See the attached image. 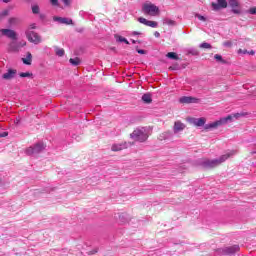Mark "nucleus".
<instances>
[{
  "label": "nucleus",
  "instance_id": "de8ad7c7",
  "mask_svg": "<svg viewBox=\"0 0 256 256\" xmlns=\"http://www.w3.org/2000/svg\"><path fill=\"white\" fill-rule=\"evenodd\" d=\"M249 55H255V51L251 50L250 52H248Z\"/></svg>",
  "mask_w": 256,
  "mask_h": 256
},
{
  "label": "nucleus",
  "instance_id": "58836bf2",
  "mask_svg": "<svg viewBox=\"0 0 256 256\" xmlns=\"http://www.w3.org/2000/svg\"><path fill=\"white\" fill-rule=\"evenodd\" d=\"M63 1V3L65 4V5H70L71 4V0H62Z\"/></svg>",
  "mask_w": 256,
  "mask_h": 256
},
{
  "label": "nucleus",
  "instance_id": "b1692460",
  "mask_svg": "<svg viewBox=\"0 0 256 256\" xmlns=\"http://www.w3.org/2000/svg\"><path fill=\"white\" fill-rule=\"evenodd\" d=\"M142 101H143L144 103H147V104L153 103V99L151 98V94H144V95L142 96Z\"/></svg>",
  "mask_w": 256,
  "mask_h": 256
},
{
  "label": "nucleus",
  "instance_id": "6e6552de",
  "mask_svg": "<svg viewBox=\"0 0 256 256\" xmlns=\"http://www.w3.org/2000/svg\"><path fill=\"white\" fill-rule=\"evenodd\" d=\"M211 6L213 11H219V9H227V0H217V3L212 2Z\"/></svg>",
  "mask_w": 256,
  "mask_h": 256
},
{
  "label": "nucleus",
  "instance_id": "f704fd0d",
  "mask_svg": "<svg viewBox=\"0 0 256 256\" xmlns=\"http://www.w3.org/2000/svg\"><path fill=\"white\" fill-rule=\"evenodd\" d=\"M238 53L241 55H247V53H248V51H247V49H239L238 50Z\"/></svg>",
  "mask_w": 256,
  "mask_h": 256
},
{
  "label": "nucleus",
  "instance_id": "f3484780",
  "mask_svg": "<svg viewBox=\"0 0 256 256\" xmlns=\"http://www.w3.org/2000/svg\"><path fill=\"white\" fill-rule=\"evenodd\" d=\"M233 155H235V151H230V152H228V153H226V154L220 156V157L218 158V161L220 162V165H221L222 163H225V161H227V159H229V157H233Z\"/></svg>",
  "mask_w": 256,
  "mask_h": 256
},
{
  "label": "nucleus",
  "instance_id": "e433bc0d",
  "mask_svg": "<svg viewBox=\"0 0 256 256\" xmlns=\"http://www.w3.org/2000/svg\"><path fill=\"white\" fill-rule=\"evenodd\" d=\"M196 17L199 19V21H207L205 16H201V15L197 14Z\"/></svg>",
  "mask_w": 256,
  "mask_h": 256
},
{
  "label": "nucleus",
  "instance_id": "dca6fc26",
  "mask_svg": "<svg viewBox=\"0 0 256 256\" xmlns=\"http://www.w3.org/2000/svg\"><path fill=\"white\" fill-rule=\"evenodd\" d=\"M204 165H205L206 167H211V168H213V167H218V165H221V162H219V159L206 160V161L204 162Z\"/></svg>",
  "mask_w": 256,
  "mask_h": 256
},
{
  "label": "nucleus",
  "instance_id": "a18cd8bd",
  "mask_svg": "<svg viewBox=\"0 0 256 256\" xmlns=\"http://www.w3.org/2000/svg\"><path fill=\"white\" fill-rule=\"evenodd\" d=\"M132 35H141V32L134 31Z\"/></svg>",
  "mask_w": 256,
  "mask_h": 256
},
{
  "label": "nucleus",
  "instance_id": "3c124183",
  "mask_svg": "<svg viewBox=\"0 0 256 256\" xmlns=\"http://www.w3.org/2000/svg\"><path fill=\"white\" fill-rule=\"evenodd\" d=\"M132 43H133V44H135V43H136V41H135V40H133V41H132Z\"/></svg>",
  "mask_w": 256,
  "mask_h": 256
},
{
  "label": "nucleus",
  "instance_id": "cd10ccee",
  "mask_svg": "<svg viewBox=\"0 0 256 256\" xmlns=\"http://www.w3.org/2000/svg\"><path fill=\"white\" fill-rule=\"evenodd\" d=\"M230 7H239V1L238 0H229Z\"/></svg>",
  "mask_w": 256,
  "mask_h": 256
},
{
  "label": "nucleus",
  "instance_id": "9b49d317",
  "mask_svg": "<svg viewBox=\"0 0 256 256\" xmlns=\"http://www.w3.org/2000/svg\"><path fill=\"white\" fill-rule=\"evenodd\" d=\"M138 21L139 23H142V25H146V27H152L153 29H155L158 25L156 21L147 20L143 17H140Z\"/></svg>",
  "mask_w": 256,
  "mask_h": 256
},
{
  "label": "nucleus",
  "instance_id": "c85d7f7f",
  "mask_svg": "<svg viewBox=\"0 0 256 256\" xmlns=\"http://www.w3.org/2000/svg\"><path fill=\"white\" fill-rule=\"evenodd\" d=\"M200 48L201 49H211V44L207 43V42H203L201 45H200Z\"/></svg>",
  "mask_w": 256,
  "mask_h": 256
},
{
  "label": "nucleus",
  "instance_id": "72a5a7b5",
  "mask_svg": "<svg viewBox=\"0 0 256 256\" xmlns=\"http://www.w3.org/2000/svg\"><path fill=\"white\" fill-rule=\"evenodd\" d=\"M32 13L35 15L39 14V7L37 5L32 6Z\"/></svg>",
  "mask_w": 256,
  "mask_h": 256
},
{
  "label": "nucleus",
  "instance_id": "4be33fe9",
  "mask_svg": "<svg viewBox=\"0 0 256 256\" xmlns=\"http://www.w3.org/2000/svg\"><path fill=\"white\" fill-rule=\"evenodd\" d=\"M54 51L58 57H63V55H65V50L63 48H59V47L55 46Z\"/></svg>",
  "mask_w": 256,
  "mask_h": 256
},
{
  "label": "nucleus",
  "instance_id": "a19ab883",
  "mask_svg": "<svg viewBox=\"0 0 256 256\" xmlns=\"http://www.w3.org/2000/svg\"><path fill=\"white\" fill-rule=\"evenodd\" d=\"M154 36L157 37V38H159V37H161V34H160L158 31H156V32L154 33Z\"/></svg>",
  "mask_w": 256,
  "mask_h": 256
},
{
  "label": "nucleus",
  "instance_id": "09e8293b",
  "mask_svg": "<svg viewBox=\"0 0 256 256\" xmlns=\"http://www.w3.org/2000/svg\"><path fill=\"white\" fill-rule=\"evenodd\" d=\"M3 3H10L11 0H2Z\"/></svg>",
  "mask_w": 256,
  "mask_h": 256
},
{
  "label": "nucleus",
  "instance_id": "7ed1b4c3",
  "mask_svg": "<svg viewBox=\"0 0 256 256\" xmlns=\"http://www.w3.org/2000/svg\"><path fill=\"white\" fill-rule=\"evenodd\" d=\"M25 35H26V39L29 41V43H33L34 45H39V43H41V41H43L41 39V36L35 31L27 30L25 32Z\"/></svg>",
  "mask_w": 256,
  "mask_h": 256
},
{
  "label": "nucleus",
  "instance_id": "a878e982",
  "mask_svg": "<svg viewBox=\"0 0 256 256\" xmlns=\"http://www.w3.org/2000/svg\"><path fill=\"white\" fill-rule=\"evenodd\" d=\"M166 57H168V59H174L175 61L179 60V56L175 52H169Z\"/></svg>",
  "mask_w": 256,
  "mask_h": 256
},
{
  "label": "nucleus",
  "instance_id": "c03bdc74",
  "mask_svg": "<svg viewBox=\"0 0 256 256\" xmlns=\"http://www.w3.org/2000/svg\"><path fill=\"white\" fill-rule=\"evenodd\" d=\"M52 5H57L58 1L57 0H50Z\"/></svg>",
  "mask_w": 256,
  "mask_h": 256
},
{
  "label": "nucleus",
  "instance_id": "20e7f679",
  "mask_svg": "<svg viewBox=\"0 0 256 256\" xmlns=\"http://www.w3.org/2000/svg\"><path fill=\"white\" fill-rule=\"evenodd\" d=\"M143 11L145 15H150L151 17H155L159 14V7L154 4H144Z\"/></svg>",
  "mask_w": 256,
  "mask_h": 256
},
{
  "label": "nucleus",
  "instance_id": "2f4dec72",
  "mask_svg": "<svg viewBox=\"0 0 256 256\" xmlns=\"http://www.w3.org/2000/svg\"><path fill=\"white\" fill-rule=\"evenodd\" d=\"M232 13H234L235 15H241V9L234 7L232 8Z\"/></svg>",
  "mask_w": 256,
  "mask_h": 256
},
{
  "label": "nucleus",
  "instance_id": "a211bd4d",
  "mask_svg": "<svg viewBox=\"0 0 256 256\" xmlns=\"http://www.w3.org/2000/svg\"><path fill=\"white\" fill-rule=\"evenodd\" d=\"M22 62L24 65H31V63H33V55L31 52L26 53V58H22Z\"/></svg>",
  "mask_w": 256,
  "mask_h": 256
},
{
  "label": "nucleus",
  "instance_id": "ea45409f",
  "mask_svg": "<svg viewBox=\"0 0 256 256\" xmlns=\"http://www.w3.org/2000/svg\"><path fill=\"white\" fill-rule=\"evenodd\" d=\"M7 135H9V133L3 132V133L0 134V137H7Z\"/></svg>",
  "mask_w": 256,
  "mask_h": 256
},
{
  "label": "nucleus",
  "instance_id": "39448f33",
  "mask_svg": "<svg viewBox=\"0 0 256 256\" xmlns=\"http://www.w3.org/2000/svg\"><path fill=\"white\" fill-rule=\"evenodd\" d=\"M201 100L193 96H183L179 98V103L182 105H189L191 103H199Z\"/></svg>",
  "mask_w": 256,
  "mask_h": 256
},
{
  "label": "nucleus",
  "instance_id": "aec40b11",
  "mask_svg": "<svg viewBox=\"0 0 256 256\" xmlns=\"http://www.w3.org/2000/svg\"><path fill=\"white\" fill-rule=\"evenodd\" d=\"M114 38L116 41H118V43H125L126 45H129V40L119 34L114 35Z\"/></svg>",
  "mask_w": 256,
  "mask_h": 256
},
{
  "label": "nucleus",
  "instance_id": "4c0bfd02",
  "mask_svg": "<svg viewBox=\"0 0 256 256\" xmlns=\"http://www.w3.org/2000/svg\"><path fill=\"white\" fill-rule=\"evenodd\" d=\"M137 53H139V55H145V50H141V49H137Z\"/></svg>",
  "mask_w": 256,
  "mask_h": 256
},
{
  "label": "nucleus",
  "instance_id": "c756f323",
  "mask_svg": "<svg viewBox=\"0 0 256 256\" xmlns=\"http://www.w3.org/2000/svg\"><path fill=\"white\" fill-rule=\"evenodd\" d=\"M19 76L22 77V78H25V77H32L33 74L30 73V72H21V73L19 74Z\"/></svg>",
  "mask_w": 256,
  "mask_h": 256
},
{
  "label": "nucleus",
  "instance_id": "5701e85b",
  "mask_svg": "<svg viewBox=\"0 0 256 256\" xmlns=\"http://www.w3.org/2000/svg\"><path fill=\"white\" fill-rule=\"evenodd\" d=\"M69 62L71 63V65H73L74 67H77V65H81V59L79 57L76 58H70Z\"/></svg>",
  "mask_w": 256,
  "mask_h": 256
},
{
  "label": "nucleus",
  "instance_id": "8fccbe9b",
  "mask_svg": "<svg viewBox=\"0 0 256 256\" xmlns=\"http://www.w3.org/2000/svg\"><path fill=\"white\" fill-rule=\"evenodd\" d=\"M169 69H170L171 71H173V67L170 66Z\"/></svg>",
  "mask_w": 256,
  "mask_h": 256
},
{
  "label": "nucleus",
  "instance_id": "f257e3e1",
  "mask_svg": "<svg viewBox=\"0 0 256 256\" xmlns=\"http://www.w3.org/2000/svg\"><path fill=\"white\" fill-rule=\"evenodd\" d=\"M130 137L134 139V141H140V143H143L146 139H149V134H147V130L145 128H141L134 130L130 134Z\"/></svg>",
  "mask_w": 256,
  "mask_h": 256
},
{
  "label": "nucleus",
  "instance_id": "412c9836",
  "mask_svg": "<svg viewBox=\"0 0 256 256\" xmlns=\"http://www.w3.org/2000/svg\"><path fill=\"white\" fill-rule=\"evenodd\" d=\"M229 121H233V115H228L224 118H220V123L222 125H227V123H229Z\"/></svg>",
  "mask_w": 256,
  "mask_h": 256
},
{
  "label": "nucleus",
  "instance_id": "c9c22d12",
  "mask_svg": "<svg viewBox=\"0 0 256 256\" xmlns=\"http://www.w3.org/2000/svg\"><path fill=\"white\" fill-rule=\"evenodd\" d=\"M214 59H216V61H223V57L221 55H219V54H216L214 56Z\"/></svg>",
  "mask_w": 256,
  "mask_h": 256
},
{
  "label": "nucleus",
  "instance_id": "1a4fd4ad",
  "mask_svg": "<svg viewBox=\"0 0 256 256\" xmlns=\"http://www.w3.org/2000/svg\"><path fill=\"white\" fill-rule=\"evenodd\" d=\"M186 127L187 125H185V123L178 120L174 122L173 131L175 134L181 133V131H185Z\"/></svg>",
  "mask_w": 256,
  "mask_h": 256
},
{
  "label": "nucleus",
  "instance_id": "4468645a",
  "mask_svg": "<svg viewBox=\"0 0 256 256\" xmlns=\"http://www.w3.org/2000/svg\"><path fill=\"white\" fill-rule=\"evenodd\" d=\"M123 149H127V142H122L120 144H113L111 146V151H114V152L123 151Z\"/></svg>",
  "mask_w": 256,
  "mask_h": 256
},
{
  "label": "nucleus",
  "instance_id": "37998d69",
  "mask_svg": "<svg viewBox=\"0 0 256 256\" xmlns=\"http://www.w3.org/2000/svg\"><path fill=\"white\" fill-rule=\"evenodd\" d=\"M232 117H235V118L237 119V118L241 117V114L236 113V114H233V116H232Z\"/></svg>",
  "mask_w": 256,
  "mask_h": 256
},
{
  "label": "nucleus",
  "instance_id": "49530a36",
  "mask_svg": "<svg viewBox=\"0 0 256 256\" xmlns=\"http://www.w3.org/2000/svg\"><path fill=\"white\" fill-rule=\"evenodd\" d=\"M27 45V42L20 43V47H25Z\"/></svg>",
  "mask_w": 256,
  "mask_h": 256
},
{
  "label": "nucleus",
  "instance_id": "6ab92c4d",
  "mask_svg": "<svg viewBox=\"0 0 256 256\" xmlns=\"http://www.w3.org/2000/svg\"><path fill=\"white\" fill-rule=\"evenodd\" d=\"M19 23H21V19L17 17H11L8 19V24L10 27H15V25H19Z\"/></svg>",
  "mask_w": 256,
  "mask_h": 256
},
{
  "label": "nucleus",
  "instance_id": "423d86ee",
  "mask_svg": "<svg viewBox=\"0 0 256 256\" xmlns=\"http://www.w3.org/2000/svg\"><path fill=\"white\" fill-rule=\"evenodd\" d=\"M0 33L12 41H17V32L12 29H0Z\"/></svg>",
  "mask_w": 256,
  "mask_h": 256
},
{
  "label": "nucleus",
  "instance_id": "393cba45",
  "mask_svg": "<svg viewBox=\"0 0 256 256\" xmlns=\"http://www.w3.org/2000/svg\"><path fill=\"white\" fill-rule=\"evenodd\" d=\"M8 51L17 52L19 51V46L15 45V43L12 42L9 44Z\"/></svg>",
  "mask_w": 256,
  "mask_h": 256
},
{
  "label": "nucleus",
  "instance_id": "0eeeda50",
  "mask_svg": "<svg viewBox=\"0 0 256 256\" xmlns=\"http://www.w3.org/2000/svg\"><path fill=\"white\" fill-rule=\"evenodd\" d=\"M189 123L191 125H194L195 127H205V123H207V118H205V117L191 118L189 120Z\"/></svg>",
  "mask_w": 256,
  "mask_h": 256
},
{
  "label": "nucleus",
  "instance_id": "f8f14e48",
  "mask_svg": "<svg viewBox=\"0 0 256 256\" xmlns=\"http://www.w3.org/2000/svg\"><path fill=\"white\" fill-rule=\"evenodd\" d=\"M221 125H223L221 124V120H217L215 122L204 125V129L206 131H213V129H217L218 127H221Z\"/></svg>",
  "mask_w": 256,
  "mask_h": 256
},
{
  "label": "nucleus",
  "instance_id": "ddd939ff",
  "mask_svg": "<svg viewBox=\"0 0 256 256\" xmlns=\"http://www.w3.org/2000/svg\"><path fill=\"white\" fill-rule=\"evenodd\" d=\"M240 248L239 245L229 246L224 249L225 255H233L239 252Z\"/></svg>",
  "mask_w": 256,
  "mask_h": 256
},
{
  "label": "nucleus",
  "instance_id": "bb28decb",
  "mask_svg": "<svg viewBox=\"0 0 256 256\" xmlns=\"http://www.w3.org/2000/svg\"><path fill=\"white\" fill-rule=\"evenodd\" d=\"M9 16V10H3L1 13H0V21L5 19V17H8Z\"/></svg>",
  "mask_w": 256,
  "mask_h": 256
},
{
  "label": "nucleus",
  "instance_id": "473e14b6",
  "mask_svg": "<svg viewBox=\"0 0 256 256\" xmlns=\"http://www.w3.org/2000/svg\"><path fill=\"white\" fill-rule=\"evenodd\" d=\"M224 47H233V42L231 40H227L223 42Z\"/></svg>",
  "mask_w": 256,
  "mask_h": 256
},
{
  "label": "nucleus",
  "instance_id": "7c9ffc66",
  "mask_svg": "<svg viewBox=\"0 0 256 256\" xmlns=\"http://www.w3.org/2000/svg\"><path fill=\"white\" fill-rule=\"evenodd\" d=\"M165 24H166V25H170V26H175V25H177V23L175 22V20H169V19H166V20H165Z\"/></svg>",
  "mask_w": 256,
  "mask_h": 256
},
{
  "label": "nucleus",
  "instance_id": "2eb2a0df",
  "mask_svg": "<svg viewBox=\"0 0 256 256\" xmlns=\"http://www.w3.org/2000/svg\"><path fill=\"white\" fill-rule=\"evenodd\" d=\"M54 21H58L59 23H62L63 25H73V20L70 18L55 17Z\"/></svg>",
  "mask_w": 256,
  "mask_h": 256
},
{
  "label": "nucleus",
  "instance_id": "79ce46f5",
  "mask_svg": "<svg viewBox=\"0 0 256 256\" xmlns=\"http://www.w3.org/2000/svg\"><path fill=\"white\" fill-rule=\"evenodd\" d=\"M30 29H37V25L36 24H31Z\"/></svg>",
  "mask_w": 256,
  "mask_h": 256
},
{
  "label": "nucleus",
  "instance_id": "f03ea898",
  "mask_svg": "<svg viewBox=\"0 0 256 256\" xmlns=\"http://www.w3.org/2000/svg\"><path fill=\"white\" fill-rule=\"evenodd\" d=\"M45 149V144L43 142H38L34 144L33 146H30L26 149L25 153L26 155H38V153H41Z\"/></svg>",
  "mask_w": 256,
  "mask_h": 256
},
{
  "label": "nucleus",
  "instance_id": "9d476101",
  "mask_svg": "<svg viewBox=\"0 0 256 256\" xmlns=\"http://www.w3.org/2000/svg\"><path fill=\"white\" fill-rule=\"evenodd\" d=\"M15 75H17V70L10 68L6 73L2 75V79L5 81H11V79H14Z\"/></svg>",
  "mask_w": 256,
  "mask_h": 256
}]
</instances>
